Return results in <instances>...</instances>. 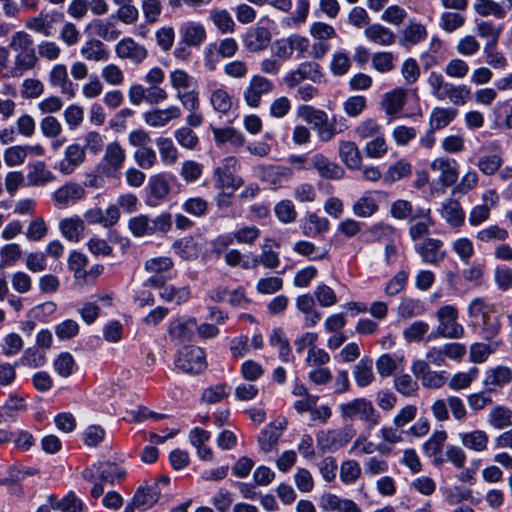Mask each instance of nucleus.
I'll return each instance as SVG.
<instances>
[{"mask_svg": "<svg viewBox=\"0 0 512 512\" xmlns=\"http://www.w3.org/2000/svg\"><path fill=\"white\" fill-rule=\"evenodd\" d=\"M9 48L15 53L11 69L12 76H21L36 66L38 56L30 34L24 31L15 32L11 37Z\"/></svg>", "mask_w": 512, "mask_h": 512, "instance_id": "1", "label": "nucleus"}, {"mask_svg": "<svg viewBox=\"0 0 512 512\" xmlns=\"http://www.w3.org/2000/svg\"><path fill=\"white\" fill-rule=\"evenodd\" d=\"M427 83L431 94L439 101L449 100L453 105L463 106L470 99V88L463 84L455 85L446 81L439 72H430Z\"/></svg>", "mask_w": 512, "mask_h": 512, "instance_id": "2", "label": "nucleus"}, {"mask_svg": "<svg viewBox=\"0 0 512 512\" xmlns=\"http://www.w3.org/2000/svg\"><path fill=\"white\" fill-rule=\"evenodd\" d=\"M343 419H359L372 429L381 422V415L375 409L372 402L366 398H355L339 406Z\"/></svg>", "mask_w": 512, "mask_h": 512, "instance_id": "3", "label": "nucleus"}, {"mask_svg": "<svg viewBox=\"0 0 512 512\" xmlns=\"http://www.w3.org/2000/svg\"><path fill=\"white\" fill-rule=\"evenodd\" d=\"M438 325L427 340L443 337L448 339H459L464 336V327L458 323V311L452 305L440 307L436 312Z\"/></svg>", "mask_w": 512, "mask_h": 512, "instance_id": "4", "label": "nucleus"}, {"mask_svg": "<svg viewBox=\"0 0 512 512\" xmlns=\"http://www.w3.org/2000/svg\"><path fill=\"white\" fill-rule=\"evenodd\" d=\"M177 369L188 374H199L207 367L206 355L198 346H185L177 354L175 359Z\"/></svg>", "mask_w": 512, "mask_h": 512, "instance_id": "5", "label": "nucleus"}, {"mask_svg": "<svg viewBox=\"0 0 512 512\" xmlns=\"http://www.w3.org/2000/svg\"><path fill=\"white\" fill-rule=\"evenodd\" d=\"M174 263L170 257L160 256L150 258L144 263V270L149 274L145 285L151 287H162L171 279V270Z\"/></svg>", "mask_w": 512, "mask_h": 512, "instance_id": "6", "label": "nucleus"}, {"mask_svg": "<svg viewBox=\"0 0 512 512\" xmlns=\"http://www.w3.org/2000/svg\"><path fill=\"white\" fill-rule=\"evenodd\" d=\"M237 166L238 160L233 156H229L224 158L221 165L215 168L213 176L215 180V186L218 189H229L234 192L242 186V178L235 174Z\"/></svg>", "mask_w": 512, "mask_h": 512, "instance_id": "7", "label": "nucleus"}, {"mask_svg": "<svg viewBox=\"0 0 512 512\" xmlns=\"http://www.w3.org/2000/svg\"><path fill=\"white\" fill-rule=\"evenodd\" d=\"M63 21L64 14L62 12L55 10L50 12L41 11L38 15L28 18L25 21V27L44 37H52L56 33L55 24Z\"/></svg>", "mask_w": 512, "mask_h": 512, "instance_id": "8", "label": "nucleus"}, {"mask_svg": "<svg viewBox=\"0 0 512 512\" xmlns=\"http://www.w3.org/2000/svg\"><path fill=\"white\" fill-rule=\"evenodd\" d=\"M411 372L420 380L422 386L428 389H439L448 380L446 371L431 370L429 364L424 360H415L412 363Z\"/></svg>", "mask_w": 512, "mask_h": 512, "instance_id": "9", "label": "nucleus"}, {"mask_svg": "<svg viewBox=\"0 0 512 512\" xmlns=\"http://www.w3.org/2000/svg\"><path fill=\"white\" fill-rule=\"evenodd\" d=\"M323 74L321 66L313 61L300 63L296 69L290 71L284 78L288 87L293 88L308 80L313 83H320Z\"/></svg>", "mask_w": 512, "mask_h": 512, "instance_id": "10", "label": "nucleus"}, {"mask_svg": "<svg viewBox=\"0 0 512 512\" xmlns=\"http://www.w3.org/2000/svg\"><path fill=\"white\" fill-rule=\"evenodd\" d=\"M273 89L274 84L271 80L261 75H254L243 92L244 101L249 107L258 108L261 97L269 94Z\"/></svg>", "mask_w": 512, "mask_h": 512, "instance_id": "11", "label": "nucleus"}, {"mask_svg": "<svg viewBox=\"0 0 512 512\" xmlns=\"http://www.w3.org/2000/svg\"><path fill=\"white\" fill-rule=\"evenodd\" d=\"M181 117L182 110L177 105H169L165 108L155 107L143 113L145 124L156 129L163 128Z\"/></svg>", "mask_w": 512, "mask_h": 512, "instance_id": "12", "label": "nucleus"}, {"mask_svg": "<svg viewBox=\"0 0 512 512\" xmlns=\"http://www.w3.org/2000/svg\"><path fill=\"white\" fill-rule=\"evenodd\" d=\"M442 247L443 242L435 238H426L414 244V250L420 255L422 261L431 265L439 264L446 257V251Z\"/></svg>", "mask_w": 512, "mask_h": 512, "instance_id": "13", "label": "nucleus"}, {"mask_svg": "<svg viewBox=\"0 0 512 512\" xmlns=\"http://www.w3.org/2000/svg\"><path fill=\"white\" fill-rule=\"evenodd\" d=\"M115 53L120 59L129 60L136 65L142 63L148 57L145 46L131 37L121 39L115 46Z\"/></svg>", "mask_w": 512, "mask_h": 512, "instance_id": "14", "label": "nucleus"}, {"mask_svg": "<svg viewBox=\"0 0 512 512\" xmlns=\"http://www.w3.org/2000/svg\"><path fill=\"white\" fill-rule=\"evenodd\" d=\"M259 177L273 189L280 187L293 177V169L283 165H261L258 167Z\"/></svg>", "mask_w": 512, "mask_h": 512, "instance_id": "15", "label": "nucleus"}, {"mask_svg": "<svg viewBox=\"0 0 512 512\" xmlns=\"http://www.w3.org/2000/svg\"><path fill=\"white\" fill-rule=\"evenodd\" d=\"M126 159V152L118 142H111L106 146L101 165L103 172L114 175L120 171Z\"/></svg>", "mask_w": 512, "mask_h": 512, "instance_id": "16", "label": "nucleus"}, {"mask_svg": "<svg viewBox=\"0 0 512 512\" xmlns=\"http://www.w3.org/2000/svg\"><path fill=\"white\" fill-rule=\"evenodd\" d=\"M319 507L324 512H361L360 507L354 500L342 498L330 492L321 495Z\"/></svg>", "mask_w": 512, "mask_h": 512, "instance_id": "17", "label": "nucleus"}, {"mask_svg": "<svg viewBox=\"0 0 512 512\" xmlns=\"http://www.w3.org/2000/svg\"><path fill=\"white\" fill-rule=\"evenodd\" d=\"M196 328L197 322L195 318L178 317L169 323L168 334L172 341L178 343L188 342L192 340Z\"/></svg>", "mask_w": 512, "mask_h": 512, "instance_id": "18", "label": "nucleus"}, {"mask_svg": "<svg viewBox=\"0 0 512 512\" xmlns=\"http://www.w3.org/2000/svg\"><path fill=\"white\" fill-rule=\"evenodd\" d=\"M146 204L150 207H156L162 203L170 193V185L162 174L151 176L147 185Z\"/></svg>", "mask_w": 512, "mask_h": 512, "instance_id": "19", "label": "nucleus"}, {"mask_svg": "<svg viewBox=\"0 0 512 512\" xmlns=\"http://www.w3.org/2000/svg\"><path fill=\"white\" fill-rule=\"evenodd\" d=\"M311 168L317 170L325 179L339 180L344 176V169L337 163L330 161L322 153H315L310 157Z\"/></svg>", "mask_w": 512, "mask_h": 512, "instance_id": "20", "label": "nucleus"}, {"mask_svg": "<svg viewBox=\"0 0 512 512\" xmlns=\"http://www.w3.org/2000/svg\"><path fill=\"white\" fill-rule=\"evenodd\" d=\"M406 102L407 91L404 88L398 87L385 93L380 105L385 114L393 119L403 110Z\"/></svg>", "mask_w": 512, "mask_h": 512, "instance_id": "21", "label": "nucleus"}, {"mask_svg": "<svg viewBox=\"0 0 512 512\" xmlns=\"http://www.w3.org/2000/svg\"><path fill=\"white\" fill-rule=\"evenodd\" d=\"M431 169L440 172L439 181L444 186L453 185L458 179V164L456 160L439 157L432 161Z\"/></svg>", "mask_w": 512, "mask_h": 512, "instance_id": "22", "label": "nucleus"}, {"mask_svg": "<svg viewBox=\"0 0 512 512\" xmlns=\"http://www.w3.org/2000/svg\"><path fill=\"white\" fill-rule=\"evenodd\" d=\"M512 381V370L507 366H496L486 371L484 386L488 392H496Z\"/></svg>", "mask_w": 512, "mask_h": 512, "instance_id": "23", "label": "nucleus"}, {"mask_svg": "<svg viewBox=\"0 0 512 512\" xmlns=\"http://www.w3.org/2000/svg\"><path fill=\"white\" fill-rule=\"evenodd\" d=\"M271 32L263 26L250 28L244 38V45L250 52L265 50L271 42Z\"/></svg>", "mask_w": 512, "mask_h": 512, "instance_id": "24", "label": "nucleus"}, {"mask_svg": "<svg viewBox=\"0 0 512 512\" xmlns=\"http://www.w3.org/2000/svg\"><path fill=\"white\" fill-rule=\"evenodd\" d=\"M179 34L182 43L193 47H199L207 37L204 25L195 21L184 22L179 28Z\"/></svg>", "mask_w": 512, "mask_h": 512, "instance_id": "25", "label": "nucleus"}, {"mask_svg": "<svg viewBox=\"0 0 512 512\" xmlns=\"http://www.w3.org/2000/svg\"><path fill=\"white\" fill-rule=\"evenodd\" d=\"M85 161V151L79 144L69 145L64 152L63 159L58 164V170L69 175Z\"/></svg>", "mask_w": 512, "mask_h": 512, "instance_id": "26", "label": "nucleus"}, {"mask_svg": "<svg viewBox=\"0 0 512 512\" xmlns=\"http://www.w3.org/2000/svg\"><path fill=\"white\" fill-rule=\"evenodd\" d=\"M49 83L53 87L60 89L63 95L68 99L75 96V86L68 78V71L64 64H57L49 72Z\"/></svg>", "mask_w": 512, "mask_h": 512, "instance_id": "27", "label": "nucleus"}, {"mask_svg": "<svg viewBox=\"0 0 512 512\" xmlns=\"http://www.w3.org/2000/svg\"><path fill=\"white\" fill-rule=\"evenodd\" d=\"M351 439V433L345 430H328L317 435L318 443L322 449L330 451L344 447Z\"/></svg>", "mask_w": 512, "mask_h": 512, "instance_id": "28", "label": "nucleus"}, {"mask_svg": "<svg viewBox=\"0 0 512 512\" xmlns=\"http://www.w3.org/2000/svg\"><path fill=\"white\" fill-rule=\"evenodd\" d=\"M84 195L85 190L80 184L67 183L54 192L53 199L59 207H66L82 199Z\"/></svg>", "mask_w": 512, "mask_h": 512, "instance_id": "29", "label": "nucleus"}, {"mask_svg": "<svg viewBox=\"0 0 512 512\" xmlns=\"http://www.w3.org/2000/svg\"><path fill=\"white\" fill-rule=\"evenodd\" d=\"M458 438L461 444L468 450L480 453L488 448L489 436L481 429L468 432H460Z\"/></svg>", "mask_w": 512, "mask_h": 512, "instance_id": "30", "label": "nucleus"}, {"mask_svg": "<svg viewBox=\"0 0 512 512\" xmlns=\"http://www.w3.org/2000/svg\"><path fill=\"white\" fill-rule=\"evenodd\" d=\"M210 86L209 101L213 109L220 114H228L233 105L231 95L225 87H218L216 82Z\"/></svg>", "mask_w": 512, "mask_h": 512, "instance_id": "31", "label": "nucleus"}, {"mask_svg": "<svg viewBox=\"0 0 512 512\" xmlns=\"http://www.w3.org/2000/svg\"><path fill=\"white\" fill-rule=\"evenodd\" d=\"M161 491L158 483L150 486H139L134 494V504L138 510L146 511L151 508L159 499Z\"/></svg>", "mask_w": 512, "mask_h": 512, "instance_id": "32", "label": "nucleus"}, {"mask_svg": "<svg viewBox=\"0 0 512 512\" xmlns=\"http://www.w3.org/2000/svg\"><path fill=\"white\" fill-rule=\"evenodd\" d=\"M458 115V110L453 107H435L429 117V127L439 131L446 128Z\"/></svg>", "mask_w": 512, "mask_h": 512, "instance_id": "33", "label": "nucleus"}, {"mask_svg": "<svg viewBox=\"0 0 512 512\" xmlns=\"http://www.w3.org/2000/svg\"><path fill=\"white\" fill-rule=\"evenodd\" d=\"M338 150L339 157L341 161L347 166V168L360 169L362 157L356 143L353 141L341 140L339 142Z\"/></svg>", "mask_w": 512, "mask_h": 512, "instance_id": "34", "label": "nucleus"}, {"mask_svg": "<svg viewBox=\"0 0 512 512\" xmlns=\"http://www.w3.org/2000/svg\"><path fill=\"white\" fill-rule=\"evenodd\" d=\"M441 216L452 227H460L464 224L465 212L461 204L454 199H447L442 203Z\"/></svg>", "mask_w": 512, "mask_h": 512, "instance_id": "35", "label": "nucleus"}, {"mask_svg": "<svg viewBox=\"0 0 512 512\" xmlns=\"http://www.w3.org/2000/svg\"><path fill=\"white\" fill-rule=\"evenodd\" d=\"M113 17L114 16H110L106 19H94L90 23V28L94 34L106 41L116 40L121 35V31L117 29Z\"/></svg>", "mask_w": 512, "mask_h": 512, "instance_id": "36", "label": "nucleus"}, {"mask_svg": "<svg viewBox=\"0 0 512 512\" xmlns=\"http://www.w3.org/2000/svg\"><path fill=\"white\" fill-rule=\"evenodd\" d=\"M101 482L111 485L121 482L126 478V471L122 467L113 462H103L94 466Z\"/></svg>", "mask_w": 512, "mask_h": 512, "instance_id": "37", "label": "nucleus"}, {"mask_svg": "<svg viewBox=\"0 0 512 512\" xmlns=\"http://www.w3.org/2000/svg\"><path fill=\"white\" fill-rule=\"evenodd\" d=\"M353 377L357 386L364 388L375 380L373 361L369 357H363L353 368Z\"/></svg>", "mask_w": 512, "mask_h": 512, "instance_id": "38", "label": "nucleus"}, {"mask_svg": "<svg viewBox=\"0 0 512 512\" xmlns=\"http://www.w3.org/2000/svg\"><path fill=\"white\" fill-rule=\"evenodd\" d=\"M365 37L378 45L389 46L395 43V34L387 27L380 24H372L364 30Z\"/></svg>", "mask_w": 512, "mask_h": 512, "instance_id": "39", "label": "nucleus"}, {"mask_svg": "<svg viewBox=\"0 0 512 512\" xmlns=\"http://www.w3.org/2000/svg\"><path fill=\"white\" fill-rule=\"evenodd\" d=\"M59 228L62 235L69 241L78 242L85 230L84 221L78 216L65 218L60 221Z\"/></svg>", "mask_w": 512, "mask_h": 512, "instance_id": "40", "label": "nucleus"}, {"mask_svg": "<svg viewBox=\"0 0 512 512\" xmlns=\"http://www.w3.org/2000/svg\"><path fill=\"white\" fill-rule=\"evenodd\" d=\"M378 209V199L372 192L364 193L352 206L353 213L361 218L371 217Z\"/></svg>", "mask_w": 512, "mask_h": 512, "instance_id": "41", "label": "nucleus"}, {"mask_svg": "<svg viewBox=\"0 0 512 512\" xmlns=\"http://www.w3.org/2000/svg\"><path fill=\"white\" fill-rule=\"evenodd\" d=\"M28 186H44L55 180V175L47 169L42 161H38L29 167L27 174Z\"/></svg>", "mask_w": 512, "mask_h": 512, "instance_id": "42", "label": "nucleus"}, {"mask_svg": "<svg viewBox=\"0 0 512 512\" xmlns=\"http://www.w3.org/2000/svg\"><path fill=\"white\" fill-rule=\"evenodd\" d=\"M487 422L498 430L512 426V409L503 405L492 407L488 413Z\"/></svg>", "mask_w": 512, "mask_h": 512, "instance_id": "43", "label": "nucleus"}, {"mask_svg": "<svg viewBox=\"0 0 512 512\" xmlns=\"http://www.w3.org/2000/svg\"><path fill=\"white\" fill-rule=\"evenodd\" d=\"M330 223L328 219L318 216L316 213H310L301 224L302 233L307 237H316L329 230Z\"/></svg>", "mask_w": 512, "mask_h": 512, "instance_id": "44", "label": "nucleus"}, {"mask_svg": "<svg viewBox=\"0 0 512 512\" xmlns=\"http://www.w3.org/2000/svg\"><path fill=\"white\" fill-rule=\"evenodd\" d=\"M283 429L281 423H279V426L271 423L265 427L258 437L260 449L265 453L270 452L278 444Z\"/></svg>", "mask_w": 512, "mask_h": 512, "instance_id": "45", "label": "nucleus"}, {"mask_svg": "<svg viewBox=\"0 0 512 512\" xmlns=\"http://www.w3.org/2000/svg\"><path fill=\"white\" fill-rule=\"evenodd\" d=\"M271 346L278 348V355L281 361L290 362L293 359L290 343L281 328L272 330L269 336Z\"/></svg>", "mask_w": 512, "mask_h": 512, "instance_id": "46", "label": "nucleus"}, {"mask_svg": "<svg viewBox=\"0 0 512 512\" xmlns=\"http://www.w3.org/2000/svg\"><path fill=\"white\" fill-rule=\"evenodd\" d=\"M212 133L214 136V140L218 146L223 145L228 142L235 147H240L245 142L244 135L240 131H238L232 127H224V128L213 127Z\"/></svg>", "mask_w": 512, "mask_h": 512, "instance_id": "47", "label": "nucleus"}, {"mask_svg": "<svg viewBox=\"0 0 512 512\" xmlns=\"http://www.w3.org/2000/svg\"><path fill=\"white\" fill-rule=\"evenodd\" d=\"M80 53L84 59L89 61L100 62L109 58L105 45L96 39L86 41L81 47Z\"/></svg>", "mask_w": 512, "mask_h": 512, "instance_id": "48", "label": "nucleus"}, {"mask_svg": "<svg viewBox=\"0 0 512 512\" xmlns=\"http://www.w3.org/2000/svg\"><path fill=\"white\" fill-rule=\"evenodd\" d=\"M502 31V25H496L491 21H480L476 24V33L486 40L485 45L497 46Z\"/></svg>", "mask_w": 512, "mask_h": 512, "instance_id": "49", "label": "nucleus"}, {"mask_svg": "<svg viewBox=\"0 0 512 512\" xmlns=\"http://www.w3.org/2000/svg\"><path fill=\"white\" fill-rule=\"evenodd\" d=\"M475 12L483 17L493 16L497 19H503L507 10L493 0H475L473 4Z\"/></svg>", "mask_w": 512, "mask_h": 512, "instance_id": "50", "label": "nucleus"}, {"mask_svg": "<svg viewBox=\"0 0 512 512\" xmlns=\"http://www.w3.org/2000/svg\"><path fill=\"white\" fill-rule=\"evenodd\" d=\"M293 251L311 261H319L328 257L327 249H319L314 243L309 241H297L293 246Z\"/></svg>", "mask_w": 512, "mask_h": 512, "instance_id": "51", "label": "nucleus"}, {"mask_svg": "<svg viewBox=\"0 0 512 512\" xmlns=\"http://www.w3.org/2000/svg\"><path fill=\"white\" fill-rule=\"evenodd\" d=\"M160 297L165 302L175 303L181 305L187 302L190 298V289L187 286L176 288L173 285L162 286Z\"/></svg>", "mask_w": 512, "mask_h": 512, "instance_id": "52", "label": "nucleus"}, {"mask_svg": "<svg viewBox=\"0 0 512 512\" xmlns=\"http://www.w3.org/2000/svg\"><path fill=\"white\" fill-rule=\"evenodd\" d=\"M46 354L38 347L27 348L21 358L15 363V366H28L30 368H39L46 363Z\"/></svg>", "mask_w": 512, "mask_h": 512, "instance_id": "53", "label": "nucleus"}, {"mask_svg": "<svg viewBox=\"0 0 512 512\" xmlns=\"http://www.w3.org/2000/svg\"><path fill=\"white\" fill-rule=\"evenodd\" d=\"M88 258L85 254L73 251L68 258V267L73 272L75 283L79 286L81 281H84L86 266Z\"/></svg>", "mask_w": 512, "mask_h": 512, "instance_id": "54", "label": "nucleus"}, {"mask_svg": "<svg viewBox=\"0 0 512 512\" xmlns=\"http://www.w3.org/2000/svg\"><path fill=\"white\" fill-rule=\"evenodd\" d=\"M495 314L494 304L484 298H474L468 306V315L471 318H481V322Z\"/></svg>", "mask_w": 512, "mask_h": 512, "instance_id": "55", "label": "nucleus"}, {"mask_svg": "<svg viewBox=\"0 0 512 512\" xmlns=\"http://www.w3.org/2000/svg\"><path fill=\"white\" fill-rule=\"evenodd\" d=\"M156 146L165 165H172L178 160V150L170 138L158 137Z\"/></svg>", "mask_w": 512, "mask_h": 512, "instance_id": "56", "label": "nucleus"}, {"mask_svg": "<svg viewBox=\"0 0 512 512\" xmlns=\"http://www.w3.org/2000/svg\"><path fill=\"white\" fill-rule=\"evenodd\" d=\"M447 440V433L444 430L434 431L429 439L424 442L422 449L426 456L436 457L441 454L445 441Z\"/></svg>", "mask_w": 512, "mask_h": 512, "instance_id": "57", "label": "nucleus"}, {"mask_svg": "<svg viewBox=\"0 0 512 512\" xmlns=\"http://www.w3.org/2000/svg\"><path fill=\"white\" fill-rule=\"evenodd\" d=\"M411 172V164L406 160L401 159L389 166L383 175V181L385 183H394L402 178L410 176Z\"/></svg>", "mask_w": 512, "mask_h": 512, "instance_id": "58", "label": "nucleus"}, {"mask_svg": "<svg viewBox=\"0 0 512 512\" xmlns=\"http://www.w3.org/2000/svg\"><path fill=\"white\" fill-rule=\"evenodd\" d=\"M210 19L221 33H231L234 31L235 22L227 10H212L210 12Z\"/></svg>", "mask_w": 512, "mask_h": 512, "instance_id": "59", "label": "nucleus"}, {"mask_svg": "<svg viewBox=\"0 0 512 512\" xmlns=\"http://www.w3.org/2000/svg\"><path fill=\"white\" fill-rule=\"evenodd\" d=\"M396 56L392 52L381 51L371 55V66L380 73H389L395 68Z\"/></svg>", "mask_w": 512, "mask_h": 512, "instance_id": "60", "label": "nucleus"}, {"mask_svg": "<svg viewBox=\"0 0 512 512\" xmlns=\"http://www.w3.org/2000/svg\"><path fill=\"white\" fill-rule=\"evenodd\" d=\"M172 249L182 259L189 260L197 256V244L193 237L187 236L176 240Z\"/></svg>", "mask_w": 512, "mask_h": 512, "instance_id": "61", "label": "nucleus"}, {"mask_svg": "<svg viewBox=\"0 0 512 512\" xmlns=\"http://www.w3.org/2000/svg\"><path fill=\"white\" fill-rule=\"evenodd\" d=\"M339 476L343 484H354L361 476L360 464L356 460H346L342 462Z\"/></svg>", "mask_w": 512, "mask_h": 512, "instance_id": "62", "label": "nucleus"}, {"mask_svg": "<svg viewBox=\"0 0 512 512\" xmlns=\"http://www.w3.org/2000/svg\"><path fill=\"white\" fill-rule=\"evenodd\" d=\"M377 435L381 439L379 444H383L384 447L391 450L393 446L403 441L404 431L393 424L381 427Z\"/></svg>", "mask_w": 512, "mask_h": 512, "instance_id": "63", "label": "nucleus"}, {"mask_svg": "<svg viewBox=\"0 0 512 512\" xmlns=\"http://www.w3.org/2000/svg\"><path fill=\"white\" fill-rule=\"evenodd\" d=\"M427 37L426 28L422 24H411L402 32V45H415Z\"/></svg>", "mask_w": 512, "mask_h": 512, "instance_id": "64", "label": "nucleus"}]
</instances>
